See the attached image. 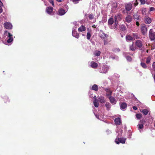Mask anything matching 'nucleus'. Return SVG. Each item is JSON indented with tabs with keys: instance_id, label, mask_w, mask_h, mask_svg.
<instances>
[{
	"instance_id": "nucleus-1",
	"label": "nucleus",
	"mask_w": 155,
	"mask_h": 155,
	"mask_svg": "<svg viewBox=\"0 0 155 155\" xmlns=\"http://www.w3.org/2000/svg\"><path fill=\"white\" fill-rule=\"evenodd\" d=\"M149 36L151 41H155V32L152 29H150L149 33Z\"/></svg>"
},
{
	"instance_id": "nucleus-2",
	"label": "nucleus",
	"mask_w": 155,
	"mask_h": 155,
	"mask_svg": "<svg viewBox=\"0 0 155 155\" xmlns=\"http://www.w3.org/2000/svg\"><path fill=\"white\" fill-rule=\"evenodd\" d=\"M140 30L141 33L143 35H145L147 33V29L145 25L143 24L141 25Z\"/></svg>"
},
{
	"instance_id": "nucleus-3",
	"label": "nucleus",
	"mask_w": 155,
	"mask_h": 155,
	"mask_svg": "<svg viewBox=\"0 0 155 155\" xmlns=\"http://www.w3.org/2000/svg\"><path fill=\"white\" fill-rule=\"evenodd\" d=\"M135 45L140 50L143 47V42L140 40H139L136 41L135 42Z\"/></svg>"
},
{
	"instance_id": "nucleus-4",
	"label": "nucleus",
	"mask_w": 155,
	"mask_h": 155,
	"mask_svg": "<svg viewBox=\"0 0 155 155\" xmlns=\"http://www.w3.org/2000/svg\"><path fill=\"white\" fill-rule=\"evenodd\" d=\"M132 2H129L125 4V9L127 11H130L132 8Z\"/></svg>"
},
{
	"instance_id": "nucleus-5",
	"label": "nucleus",
	"mask_w": 155,
	"mask_h": 155,
	"mask_svg": "<svg viewBox=\"0 0 155 155\" xmlns=\"http://www.w3.org/2000/svg\"><path fill=\"white\" fill-rule=\"evenodd\" d=\"M126 141V139L124 138H118L117 140H116V143L117 144H119L120 143H125Z\"/></svg>"
},
{
	"instance_id": "nucleus-6",
	"label": "nucleus",
	"mask_w": 155,
	"mask_h": 155,
	"mask_svg": "<svg viewBox=\"0 0 155 155\" xmlns=\"http://www.w3.org/2000/svg\"><path fill=\"white\" fill-rule=\"evenodd\" d=\"M99 36L102 39H105L108 36L107 35L104 33L103 31L100 32Z\"/></svg>"
},
{
	"instance_id": "nucleus-7",
	"label": "nucleus",
	"mask_w": 155,
	"mask_h": 155,
	"mask_svg": "<svg viewBox=\"0 0 155 155\" xmlns=\"http://www.w3.org/2000/svg\"><path fill=\"white\" fill-rule=\"evenodd\" d=\"M4 27L6 28L9 29L12 28V26L11 23L7 22L4 23Z\"/></svg>"
},
{
	"instance_id": "nucleus-8",
	"label": "nucleus",
	"mask_w": 155,
	"mask_h": 155,
	"mask_svg": "<svg viewBox=\"0 0 155 155\" xmlns=\"http://www.w3.org/2000/svg\"><path fill=\"white\" fill-rule=\"evenodd\" d=\"M66 12L64 10L63 8H61L58 10L57 14L59 15H64Z\"/></svg>"
},
{
	"instance_id": "nucleus-9",
	"label": "nucleus",
	"mask_w": 155,
	"mask_h": 155,
	"mask_svg": "<svg viewBox=\"0 0 155 155\" xmlns=\"http://www.w3.org/2000/svg\"><path fill=\"white\" fill-rule=\"evenodd\" d=\"M53 8V7L49 6L46 8V12L49 14L52 15Z\"/></svg>"
},
{
	"instance_id": "nucleus-10",
	"label": "nucleus",
	"mask_w": 155,
	"mask_h": 155,
	"mask_svg": "<svg viewBox=\"0 0 155 155\" xmlns=\"http://www.w3.org/2000/svg\"><path fill=\"white\" fill-rule=\"evenodd\" d=\"M122 15L120 14H118L116 15L114 17V20L116 21H120L121 19Z\"/></svg>"
},
{
	"instance_id": "nucleus-11",
	"label": "nucleus",
	"mask_w": 155,
	"mask_h": 155,
	"mask_svg": "<svg viewBox=\"0 0 155 155\" xmlns=\"http://www.w3.org/2000/svg\"><path fill=\"white\" fill-rule=\"evenodd\" d=\"M8 39L7 40V41L8 43L12 42L13 41V38L12 37V35L9 32L8 33Z\"/></svg>"
},
{
	"instance_id": "nucleus-12",
	"label": "nucleus",
	"mask_w": 155,
	"mask_h": 155,
	"mask_svg": "<svg viewBox=\"0 0 155 155\" xmlns=\"http://www.w3.org/2000/svg\"><path fill=\"white\" fill-rule=\"evenodd\" d=\"M105 91H106V96H109V97L111 96L112 92L110 88H106L105 89Z\"/></svg>"
},
{
	"instance_id": "nucleus-13",
	"label": "nucleus",
	"mask_w": 155,
	"mask_h": 155,
	"mask_svg": "<svg viewBox=\"0 0 155 155\" xmlns=\"http://www.w3.org/2000/svg\"><path fill=\"white\" fill-rule=\"evenodd\" d=\"M72 35L77 38H79V34L75 30H73L72 32Z\"/></svg>"
},
{
	"instance_id": "nucleus-14",
	"label": "nucleus",
	"mask_w": 155,
	"mask_h": 155,
	"mask_svg": "<svg viewBox=\"0 0 155 155\" xmlns=\"http://www.w3.org/2000/svg\"><path fill=\"white\" fill-rule=\"evenodd\" d=\"M132 16L130 15H127L125 18V21L127 23H130L132 21Z\"/></svg>"
},
{
	"instance_id": "nucleus-15",
	"label": "nucleus",
	"mask_w": 155,
	"mask_h": 155,
	"mask_svg": "<svg viewBox=\"0 0 155 155\" xmlns=\"http://www.w3.org/2000/svg\"><path fill=\"white\" fill-rule=\"evenodd\" d=\"M144 19L145 22L147 24H150L151 22V19L148 16H146Z\"/></svg>"
},
{
	"instance_id": "nucleus-16",
	"label": "nucleus",
	"mask_w": 155,
	"mask_h": 155,
	"mask_svg": "<svg viewBox=\"0 0 155 155\" xmlns=\"http://www.w3.org/2000/svg\"><path fill=\"white\" fill-rule=\"evenodd\" d=\"M91 66L93 68H97L98 67V64L94 61H92L91 63Z\"/></svg>"
},
{
	"instance_id": "nucleus-17",
	"label": "nucleus",
	"mask_w": 155,
	"mask_h": 155,
	"mask_svg": "<svg viewBox=\"0 0 155 155\" xmlns=\"http://www.w3.org/2000/svg\"><path fill=\"white\" fill-rule=\"evenodd\" d=\"M86 30V28L83 25H81V26L78 28V31L79 32L84 31Z\"/></svg>"
},
{
	"instance_id": "nucleus-18",
	"label": "nucleus",
	"mask_w": 155,
	"mask_h": 155,
	"mask_svg": "<svg viewBox=\"0 0 155 155\" xmlns=\"http://www.w3.org/2000/svg\"><path fill=\"white\" fill-rule=\"evenodd\" d=\"M133 38L130 35H127L126 36V40L127 42L132 41Z\"/></svg>"
},
{
	"instance_id": "nucleus-19",
	"label": "nucleus",
	"mask_w": 155,
	"mask_h": 155,
	"mask_svg": "<svg viewBox=\"0 0 155 155\" xmlns=\"http://www.w3.org/2000/svg\"><path fill=\"white\" fill-rule=\"evenodd\" d=\"M109 99L111 103L113 104H116V101L114 97L111 96H110L109 97Z\"/></svg>"
},
{
	"instance_id": "nucleus-20",
	"label": "nucleus",
	"mask_w": 155,
	"mask_h": 155,
	"mask_svg": "<svg viewBox=\"0 0 155 155\" xmlns=\"http://www.w3.org/2000/svg\"><path fill=\"white\" fill-rule=\"evenodd\" d=\"M120 30L123 31H125L127 30L126 27L124 25H120Z\"/></svg>"
},
{
	"instance_id": "nucleus-21",
	"label": "nucleus",
	"mask_w": 155,
	"mask_h": 155,
	"mask_svg": "<svg viewBox=\"0 0 155 155\" xmlns=\"http://www.w3.org/2000/svg\"><path fill=\"white\" fill-rule=\"evenodd\" d=\"M114 23V19L112 18H110L108 21V25H111Z\"/></svg>"
},
{
	"instance_id": "nucleus-22",
	"label": "nucleus",
	"mask_w": 155,
	"mask_h": 155,
	"mask_svg": "<svg viewBox=\"0 0 155 155\" xmlns=\"http://www.w3.org/2000/svg\"><path fill=\"white\" fill-rule=\"evenodd\" d=\"M114 122L116 124L119 125L120 124L121 120L120 118L118 117L115 118L114 120Z\"/></svg>"
},
{
	"instance_id": "nucleus-23",
	"label": "nucleus",
	"mask_w": 155,
	"mask_h": 155,
	"mask_svg": "<svg viewBox=\"0 0 155 155\" xmlns=\"http://www.w3.org/2000/svg\"><path fill=\"white\" fill-rule=\"evenodd\" d=\"M98 101L101 103H103L105 102V100L104 97L101 96L98 98Z\"/></svg>"
},
{
	"instance_id": "nucleus-24",
	"label": "nucleus",
	"mask_w": 155,
	"mask_h": 155,
	"mask_svg": "<svg viewBox=\"0 0 155 155\" xmlns=\"http://www.w3.org/2000/svg\"><path fill=\"white\" fill-rule=\"evenodd\" d=\"M129 49L130 51H134L136 49V48L134 47L133 43L132 45L129 46Z\"/></svg>"
},
{
	"instance_id": "nucleus-25",
	"label": "nucleus",
	"mask_w": 155,
	"mask_h": 155,
	"mask_svg": "<svg viewBox=\"0 0 155 155\" xmlns=\"http://www.w3.org/2000/svg\"><path fill=\"white\" fill-rule=\"evenodd\" d=\"M127 107V104L126 103L123 102L120 105V107L121 109H124Z\"/></svg>"
},
{
	"instance_id": "nucleus-26",
	"label": "nucleus",
	"mask_w": 155,
	"mask_h": 155,
	"mask_svg": "<svg viewBox=\"0 0 155 155\" xmlns=\"http://www.w3.org/2000/svg\"><path fill=\"white\" fill-rule=\"evenodd\" d=\"M132 35L134 39H138L140 38V36H139L137 33H133Z\"/></svg>"
},
{
	"instance_id": "nucleus-27",
	"label": "nucleus",
	"mask_w": 155,
	"mask_h": 155,
	"mask_svg": "<svg viewBox=\"0 0 155 155\" xmlns=\"http://www.w3.org/2000/svg\"><path fill=\"white\" fill-rule=\"evenodd\" d=\"M98 87L97 85L94 84L92 86V89L95 91H98Z\"/></svg>"
},
{
	"instance_id": "nucleus-28",
	"label": "nucleus",
	"mask_w": 155,
	"mask_h": 155,
	"mask_svg": "<svg viewBox=\"0 0 155 155\" xmlns=\"http://www.w3.org/2000/svg\"><path fill=\"white\" fill-rule=\"evenodd\" d=\"M91 31H88V32L87 33L86 37L87 39L89 40L91 38Z\"/></svg>"
},
{
	"instance_id": "nucleus-29",
	"label": "nucleus",
	"mask_w": 155,
	"mask_h": 155,
	"mask_svg": "<svg viewBox=\"0 0 155 155\" xmlns=\"http://www.w3.org/2000/svg\"><path fill=\"white\" fill-rule=\"evenodd\" d=\"M142 13L143 15H145L146 14L147 9L146 8H141Z\"/></svg>"
},
{
	"instance_id": "nucleus-30",
	"label": "nucleus",
	"mask_w": 155,
	"mask_h": 155,
	"mask_svg": "<svg viewBox=\"0 0 155 155\" xmlns=\"http://www.w3.org/2000/svg\"><path fill=\"white\" fill-rule=\"evenodd\" d=\"M101 54V51H96L94 53L95 56H99Z\"/></svg>"
},
{
	"instance_id": "nucleus-31",
	"label": "nucleus",
	"mask_w": 155,
	"mask_h": 155,
	"mask_svg": "<svg viewBox=\"0 0 155 155\" xmlns=\"http://www.w3.org/2000/svg\"><path fill=\"white\" fill-rule=\"evenodd\" d=\"M140 65L144 69H146L147 68V66L145 63L141 62L140 63Z\"/></svg>"
},
{
	"instance_id": "nucleus-32",
	"label": "nucleus",
	"mask_w": 155,
	"mask_h": 155,
	"mask_svg": "<svg viewBox=\"0 0 155 155\" xmlns=\"http://www.w3.org/2000/svg\"><path fill=\"white\" fill-rule=\"evenodd\" d=\"M149 112L148 110L146 109H144L142 110L143 113L145 115H147Z\"/></svg>"
},
{
	"instance_id": "nucleus-33",
	"label": "nucleus",
	"mask_w": 155,
	"mask_h": 155,
	"mask_svg": "<svg viewBox=\"0 0 155 155\" xmlns=\"http://www.w3.org/2000/svg\"><path fill=\"white\" fill-rule=\"evenodd\" d=\"M118 24V21L114 20V26L113 27V29H115L117 28V25Z\"/></svg>"
},
{
	"instance_id": "nucleus-34",
	"label": "nucleus",
	"mask_w": 155,
	"mask_h": 155,
	"mask_svg": "<svg viewBox=\"0 0 155 155\" xmlns=\"http://www.w3.org/2000/svg\"><path fill=\"white\" fill-rule=\"evenodd\" d=\"M151 57L149 56L147 57L146 58V63L147 64H148L150 63L151 61Z\"/></svg>"
},
{
	"instance_id": "nucleus-35",
	"label": "nucleus",
	"mask_w": 155,
	"mask_h": 155,
	"mask_svg": "<svg viewBox=\"0 0 155 155\" xmlns=\"http://www.w3.org/2000/svg\"><path fill=\"white\" fill-rule=\"evenodd\" d=\"M93 103L94 104L95 107H98L99 104L97 101V100H94Z\"/></svg>"
},
{
	"instance_id": "nucleus-36",
	"label": "nucleus",
	"mask_w": 155,
	"mask_h": 155,
	"mask_svg": "<svg viewBox=\"0 0 155 155\" xmlns=\"http://www.w3.org/2000/svg\"><path fill=\"white\" fill-rule=\"evenodd\" d=\"M105 106L107 107V110H110V105L109 103H106V104H105Z\"/></svg>"
},
{
	"instance_id": "nucleus-37",
	"label": "nucleus",
	"mask_w": 155,
	"mask_h": 155,
	"mask_svg": "<svg viewBox=\"0 0 155 155\" xmlns=\"http://www.w3.org/2000/svg\"><path fill=\"white\" fill-rule=\"evenodd\" d=\"M112 51L114 52H119L120 50L119 48H114L113 49Z\"/></svg>"
},
{
	"instance_id": "nucleus-38",
	"label": "nucleus",
	"mask_w": 155,
	"mask_h": 155,
	"mask_svg": "<svg viewBox=\"0 0 155 155\" xmlns=\"http://www.w3.org/2000/svg\"><path fill=\"white\" fill-rule=\"evenodd\" d=\"M139 15L137 14H134L133 16V17L135 19H137V20L139 19Z\"/></svg>"
},
{
	"instance_id": "nucleus-39",
	"label": "nucleus",
	"mask_w": 155,
	"mask_h": 155,
	"mask_svg": "<svg viewBox=\"0 0 155 155\" xmlns=\"http://www.w3.org/2000/svg\"><path fill=\"white\" fill-rule=\"evenodd\" d=\"M142 117V115L141 114H136V118L138 119H140Z\"/></svg>"
},
{
	"instance_id": "nucleus-40",
	"label": "nucleus",
	"mask_w": 155,
	"mask_h": 155,
	"mask_svg": "<svg viewBox=\"0 0 155 155\" xmlns=\"http://www.w3.org/2000/svg\"><path fill=\"white\" fill-rule=\"evenodd\" d=\"M88 15V17L90 20H92L94 18V15L92 14H89Z\"/></svg>"
},
{
	"instance_id": "nucleus-41",
	"label": "nucleus",
	"mask_w": 155,
	"mask_h": 155,
	"mask_svg": "<svg viewBox=\"0 0 155 155\" xmlns=\"http://www.w3.org/2000/svg\"><path fill=\"white\" fill-rule=\"evenodd\" d=\"M137 126L138 128L140 129H142L143 127V125L142 124H138Z\"/></svg>"
},
{
	"instance_id": "nucleus-42",
	"label": "nucleus",
	"mask_w": 155,
	"mask_h": 155,
	"mask_svg": "<svg viewBox=\"0 0 155 155\" xmlns=\"http://www.w3.org/2000/svg\"><path fill=\"white\" fill-rule=\"evenodd\" d=\"M80 0H71V1L73 2L74 4H77L80 1Z\"/></svg>"
},
{
	"instance_id": "nucleus-43",
	"label": "nucleus",
	"mask_w": 155,
	"mask_h": 155,
	"mask_svg": "<svg viewBox=\"0 0 155 155\" xmlns=\"http://www.w3.org/2000/svg\"><path fill=\"white\" fill-rule=\"evenodd\" d=\"M126 59L128 61H131L132 60L130 56H127Z\"/></svg>"
},
{
	"instance_id": "nucleus-44",
	"label": "nucleus",
	"mask_w": 155,
	"mask_h": 155,
	"mask_svg": "<svg viewBox=\"0 0 155 155\" xmlns=\"http://www.w3.org/2000/svg\"><path fill=\"white\" fill-rule=\"evenodd\" d=\"M140 2L141 4L144 5L145 3V0H140Z\"/></svg>"
},
{
	"instance_id": "nucleus-45",
	"label": "nucleus",
	"mask_w": 155,
	"mask_h": 155,
	"mask_svg": "<svg viewBox=\"0 0 155 155\" xmlns=\"http://www.w3.org/2000/svg\"><path fill=\"white\" fill-rule=\"evenodd\" d=\"M49 2L52 5L53 7H54V1L52 0H49Z\"/></svg>"
},
{
	"instance_id": "nucleus-46",
	"label": "nucleus",
	"mask_w": 155,
	"mask_h": 155,
	"mask_svg": "<svg viewBox=\"0 0 155 155\" xmlns=\"http://www.w3.org/2000/svg\"><path fill=\"white\" fill-rule=\"evenodd\" d=\"M152 66L153 69H154V71H155V62H153L152 64Z\"/></svg>"
},
{
	"instance_id": "nucleus-47",
	"label": "nucleus",
	"mask_w": 155,
	"mask_h": 155,
	"mask_svg": "<svg viewBox=\"0 0 155 155\" xmlns=\"http://www.w3.org/2000/svg\"><path fill=\"white\" fill-rule=\"evenodd\" d=\"M104 40V45H107L108 44V42L107 41L106 39H103Z\"/></svg>"
},
{
	"instance_id": "nucleus-48",
	"label": "nucleus",
	"mask_w": 155,
	"mask_h": 155,
	"mask_svg": "<svg viewBox=\"0 0 155 155\" xmlns=\"http://www.w3.org/2000/svg\"><path fill=\"white\" fill-rule=\"evenodd\" d=\"M155 10V8L153 7H150V11H153Z\"/></svg>"
},
{
	"instance_id": "nucleus-49",
	"label": "nucleus",
	"mask_w": 155,
	"mask_h": 155,
	"mask_svg": "<svg viewBox=\"0 0 155 155\" xmlns=\"http://www.w3.org/2000/svg\"><path fill=\"white\" fill-rule=\"evenodd\" d=\"M138 2L137 1V0H136L135 1V2L134 3V5L135 6H137V5H138Z\"/></svg>"
},
{
	"instance_id": "nucleus-50",
	"label": "nucleus",
	"mask_w": 155,
	"mask_h": 155,
	"mask_svg": "<svg viewBox=\"0 0 155 155\" xmlns=\"http://www.w3.org/2000/svg\"><path fill=\"white\" fill-rule=\"evenodd\" d=\"M133 108L134 110H136L137 109V107H136L135 106H133Z\"/></svg>"
},
{
	"instance_id": "nucleus-51",
	"label": "nucleus",
	"mask_w": 155,
	"mask_h": 155,
	"mask_svg": "<svg viewBox=\"0 0 155 155\" xmlns=\"http://www.w3.org/2000/svg\"><path fill=\"white\" fill-rule=\"evenodd\" d=\"M95 115L97 118L98 119H99V116L97 114H95Z\"/></svg>"
},
{
	"instance_id": "nucleus-52",
	"label": "nucleus",
	"mask_w": 155,
	"mask_h": 155,
	"mask_svg": "<svg viewBox=\"0 0 155 155\" xmlns=\"http://www.w3.org/2000/svg\"><path fill=\"white\" fill-rule=\"evenodd\" d=\"M3 9L2 8V7H0V14L2 12Z\"/></svg>"
},
{
	"instance_id": "nucleus-53",
	"label": "nucleus",
	"mask_w": 155,
	"mask_h": 155,
	"mask_svg": "<svg viewBox=\"0 0 155 155\" xmlns=\"http://www.w3.org/2000/svg\"><path fill=\"white\" fill-rule=\"evenodd\" d=\"M3 4L1 1L0 0V7H2V6H3Z\"/></svg>"
},
{
	"instance_id": "nucleus-54",
	"label": "nucleus",
	"mask_w": 155,
	"mask_h": 155,
	"mask_svg": "<svg viewBox=\"0 0 155 155\" xmlns=\"http://www.w3.org/2000/svg\"><path fill=\"white\" fill-rule=\"evenodd\" d=\"M136 25L138 26H139L140 25V24L138 21H137L136 22Z\"/></svg>"
},
{
	"instance_id": "nucleus-55",
	"label": "nucleus",
	"mask_w": 155,
	"mask_h": 155,
	"mask_svg": "<svg viewBox=\"0 0 155 155\" xmlns=\"http://www.w3.org/2000/svg\"><path fill=\"white\" fill-rule=\"evenodd\" d=\"M93 98L94 99V100H97V97L96 96H94V97Z\"/></svg>"
},
{
	"instance_id": "nucleus-56",
	"label": "nucleus",
	"mask_w": 155,
	"mask_h": 155,
	"mask_svg": "<svg viewBox=\"0 0 155 155\" xmlns=\"http://www.w3.org/2000/svg\"><path fill=\"white\" fill-rule=\"evenodd\" d=\"M97 27V25H94L92 27L94 28H95Z\"/></svg>"
},
{
	"instance_id": "nucleus-57",
	"label": "nucleus",
	"mask_w": 155,
	"mask_h": 155,
	"mask_svg": "<svg viewBox=\"0 0 155 155\" xmlns=\"http://www.w3.org/2000/svg\"><path fill=\"white\" fill-rule=\"evenodd\" d=\"M56 1L58 2H61V0H56Z\"/></svg>"
},
{
	"instance_id": "nucleus-58",
	"label": "nucleus",
	"mask_w": 155,
	"mask_h": 155,
	"mask_svg": "<svg viewBox=\"0 0 155 155\" xmlns=\"http://www.w3.org/2000/svg\"><path fill=\"white\" fill-rule=\"evenodd\" d=\"M121 37L122 38H123L124 37L123 35L122 34H121Z\"/></svg>"
},
{
	"instance_id": "nucleus-59",
	"label": "nucleus",
	"mask_w": 155,
	"mask_h": 155,
	"mask_svg": "<svg viewBox=\"0 0 155 155\" xmlns=\"http://www.w3.org/2000/svg\"><path fill=\"white\" fill-rule=\"evenodd\" d=\"M148 53V50H147V51H146Z\"/></svg>"
},
{
	"instance_id": "nucleus-60",
	"label": "nucleus",
	"mask_w": 155,
	"mask_h": 155,
	"mask_svg": "<svg viewBox=\"0 0 155 155\" xmlns=\"http://www.w3.org/2000/svg\"><path fill=\"white\" fill-rule=\"evenodd\" d=\"M6 99H7V100H8V97H6Z\"/></svg>"
},
{
	"instance_id": "nucleus-61",
	"label": "nucleus",
	"mask_w": 155,
	"mask_h": 155,
	"mask_svg": "<svg viewBox=\"0 0 155 155\" xmlns=\"http://www.w3.org/2000/svg\"><path fill=\"white\" fill-rule=\"evenodd\" d=\"M106 72V71H105V72H104V73H105Z\"/></svg>"
}]
</instances>
